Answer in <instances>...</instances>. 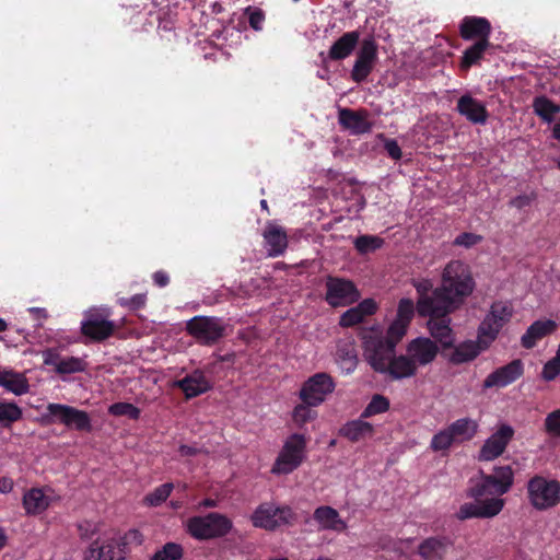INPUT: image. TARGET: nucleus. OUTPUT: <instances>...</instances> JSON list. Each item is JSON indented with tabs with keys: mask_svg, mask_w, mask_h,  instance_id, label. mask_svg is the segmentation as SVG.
<instances>
[{
	"mask_svg": "<svg viewBox=\"0 0 560 560\" xmlns=\"http://www.w3.org/2000/svg\"><path fill=\"white\" fill-rule=\"evenodd\" d=\"M411 284L419 295L421 313H453L474 292L476 283L470 267L462 260H451L443 269L441 285L434 288L432 280L417 278Z\"/></svg>",
	"mask_w": 560,
	"mask_h": 560,
	"instance_id": "f257e3e1",
	"label": "nucleus"
},
{
	"mask_svg": "<svg viewBox=\"0 0 560 560\" xmlns=\"http://www.w3.org/2000/svg\"><path fill=\"white\" fill-rule=\"evenodd\" d=\"M513 483L514 471L510 465L495 466L489 475L481 471L479 480L466 490V497L474 499V502L462 504L455 513L456 518L466 521L497 516L505 504L504 499L499 497L508 493Z\"/></svg>",
	"mask_w": 560,
	"mask_h": 560,
	"instance_id": "f03ea898",
	"label": "nucleus"
},
{
	"mask_svg": "<svg viewBox=\"0 0 560 560\" xmlns=\"http://www.w3.org/2000/svg\"><path fill=\"white\" fill-rule=\"evenodd\" d=\"M400 340L395 337L377 331H369L362 335V349L363 357L371 369L380 374H383L392 357L396 352V347Z\"/></svg>",
	"mask_w": 560,
	"mask_h": 560,
	"instance_id": "7ed1b4c3",
	"label": "nucleus"
},
{
	"mask_svg": "<svg viewBox=\"0 0 560 560\" xmlns=\"http://www.w3.org/2000/svg\"><path fill=\"white\" fill-rule=\"evenodd\" d=\"M185 527L194 539L203 541L225 537L233 529V522L224 514L210 512L189 517Z\"/></svg>",
	"mask_w": 560,
	"mask_h": 560,
	"instance_id": "20e7f679",
	"label": "nucleus"
},
{
	"mask_svg": "<svg viewBox=\"0 0 560 560\" xmlns=\"http://www.w3.org/2000/svg\"><path fill=\"white\" fill-rule=\"evenodd\" d=\"M527 498L537 511L555 508L560 503V482L536 475L527 482Z\"/></svg>",
	"mask_w": 560,
	"mask_h": 560,
	"instance_id": "39448f33",
	"label": "nucleus"
},
{
	"mask_svg": "<svg viewBox=\"0 0 560 560\" xmlns=\"http://www.w3.org/2000/svg\"><path fill=\"white\" fill-rule=\"evenodd\" d=\"M139 537L138 530H129L124 536L94 540L85 551V560H125L127 546Z\"/></svg>",
	"mask_w": 560,
	"mask_h": 560,
	"instance_id": "423d86ee",
	"label": "nucleus"
},
{
	"mask_svg": "<svg viewBox=\"0 0 560 560\" xmlns=\"http://www.w3.org/2000/svg\"><path fill=\"white\" fill-rule=\"evenodd\" d=\"M512 316L513 310L508 303L498 301L491 304L489 313L478 327L477 339L483 345V348L490 347Z\"/></svg>",
	"mask_w": 560,
	"mask_h": 560,
	"instance_id": "0eeeda50",
	"label": "nucleus"
},
{
	"mask_svg": "<svg viewBox=\"0 0 560 560\" xmlns=\"http://www.w3.org/2000/svg\"><path fill=\"white\" fill-rule=\"evenodd\" d=\"M306 450V439L303 434L294 433L290 435L279 453L271 472L288 475L295 470L304 460Z\"/></svg>",
	"mask_w": 560,
	"mask_h": 560,
	"instance_id": "6e6552de",
	"label": "nucleus"
},
{
	"mask_svg": "<svg viewBox=\"0 0 560 560\" xmlns=\"http://www.w3.org/2000/svg\"><path fill=\"white\" fill-rule=\"evenodd\" d=\"M295 513L290 506H277L271 502L259 504L250 516L253 526L266 530H275L280 526L291 524Z\"/></svg>",
	"mask_w": 560,
	"mask_h": 560,
	"instance_id": "1a4fd4ad",
	"label": "nucleus"
},
{
	"mask_svg": "<svg viewBox=\"0 0 560 560\" xmlns=\"http://www.w3.org/2000/svg\"><path fill=\"white\" fill-rule=\"evenodd\" d=\"M223 320L214 316H195L187 322L186 330L198 343L213 346L225 336Z\"/></svg>",
	"mask_w": 560,
	"mask_h": 560,
	"instance_id": "9d476101",
	"label": "nucleus"
},
{
	"mask_svg": "<svg viewBox=\"0 0 560 560\" xmlns=\"http://www.w3.org/2000/svg\"><path fill=\"white\" fill-rule=\"evenodd\" d=\"M336 383L326 372H317L310 376L301 386L299 398L307 405H322L334 393Z\"/></svg>",
	"mask_w": 560,
	"mask_h": 560,
	"instance_id": "9b49d317",
	"label": "nucleus"
},
{
	"mask_svg": "<svg viewBox=\"0 0 560 560\" xmlns=\"http://www.w3.org/2000/svg\"><path fill=\"white\" fill-rule=\"evenodd\" d=\"M325 287V301L331 307L347 306L360 299L357 285L349 279L328 276Z\"/></svg>",
	"mask_w": 560,
	"mask_h": 560,
	"instance_id": "f8f14e48",
	"label": "nucleus"
},
{
	"mask_svg": "<svg viewBox=\"0 0 560 560\" xmlns=\"http://www.w3.org/2000/svg\"><path fill=\"white\" fill-rule=\"evenodd\" d=\"M48 416L51 417V422L61 423L69 429H74L81 432H90L92 430L91 418L84 410L62 404H48Z\"/></svg>",
	"mask_w": 560,
	"mask_h": 560,
	"instance_id": "ddd939ff",
	"label": "nucleus"
},
{
	"mask_svg": "<svg viewBox=\"0 0 560 560\" xmlns=\"http://www.w3.org/2000/svg\"><path fill=\"white\" fill-rule=\"evenodd\" d=\"M48 416L51 417V422L61 423L69 429H74L81 432H90L92 430L91 418L84 410L62 404H48Z\"/></svg>",
	"mask_w": 560,
	"mask_h": 560,
	"instance_id": "4468645a",
	"label": "nucleus"
},
{
	"mask_svg": "<svg viewBox=\"0 0 560 560\" xmlns=\"http://www.w3.org/2000/svg\"><path fill=\"white\" fill-rule=\"evenodd\" d=\"M108 316V313L97 310L86 312L84 319L81 322V334L94 342H102L108 339L116 329L115 323L107 319Z\"/></svg>",
	"mask_w": 560,
	"mask_h": 560,
	"instance_id": "2eb2a0df",
	"label": "nucleus"
},
{
	"mask_svg": "<svg viewBox=\"0 0 560 560\" xmlns=\"http://www.w3.org/2000/svg\"><path fill=\"white\" fill-rule=\"evenodd\" d=\"M377 49L378 46L373 36H368L361 42L357 59L351 70V79L354 82L361 83L370 75L377 61Z\"/></svg>",
	"mask_w": 560,
	"mask_h": 560,
	"instance_id": "dca6fc26",
	"label": "nucleus"
},
{
	"mask_svg": "<svg viewBox=\"0 0 560 560\" xmlns=\"http://www.w3.org/2000/svg\"><path fill=\"white\" fill-rule=\"evenodd\" d=\"M417 313L421 317H429L428 328L430 330L431 336L441 343L444 349H448L453 347L454 337L453 330L451 328V313L440 314V313H421L420 304H419V295H417Z\"/></svg>",
	"mask_w": 560,
	"mask_h": 560,
	"instance_id": "f3484780",
	"label": "nucleus"
},
{
	"mask_svg": "<svg viewBox=\"0 0 560 560\" xmlns=\"http://www.w3.org/2000/svg\"><path fill=\"white\" fill-rule=\"evenodd\" d=\"M513 436V428L509 424H501L499 429L485 441L479 451L478 459L480 462H490L498 458L504 453Z\"/></svg>",
	"mask_w": 560,
	"mask_h": 560,
	"instance_id": "a211bd4d",
	"label": "nucleus"
},
{
	"mask_svg": "<svg viewBox=\"0 0 560 560\" xmlns=\"http://www.w3.org/2000/svg\"><path fill=\"white\" fill-rule=\"evenodd\" d=\"M524 374V363L514 359L510 363L495 369L483 381L482 388H503L517 381Z\"/></svg>",
	"mask_w": 560,
	"mask_h": 560,
	"instance_id": "6ab92c4d",
	"label": "nucleus"
},
{
	"mask_svg": "<svg viewBox=\"0 0 560 560\" xmlns=\"http://www.w3.org/2000/svg\"><path fill=\"white\" fill-rule=\"evenodd\" d=\"M406 351L418 369L419 366L429 365L435 360L439 354V347L434 340L428 337H417L408 342Z\"/></svg>",
	"mask_w": 560,
	"mask_h": 560,
	"instance_id": "aec40b11",
	"label": "nucleus"
},
{
	"mask_svg": "<svg viewBox=\"0 0 560 560\" xmlns=\"http://www.w3.org/2000/svg\"><path fill=\"white\" fill-rule=\"evenodd\" d=\"M416 311L417 303L415 304L411 299H400L396 316L386 330L388 335L395 337L396 340H401L407 334Z\"/></svg>",
	"mask_w": 560,
	"mask_h": 560,
	"instance_id": "412c9836",
	"label": "nucleus"
},
{
	"mask_svg": "<svg viewBox=\"0 0 560 560\" xmlns=\"http://www.w3.org/2000/svg\"><path fill=\"white\" fill-rule=\"evenodd\" d=\"M458 31L464 40L490 42L492 26L487 18L467 15L460 21Z\"/></svg>",
	"mask_w": 560,
	"mask_h": 560,
	"instance_id": "4be33fe9",
	"label": "nucleus"
},
{
	"mask_svg": "<svg viewBox=\"0 0 560 560\" xmlns=\"http://www.w3.org/2000/svg\"><path fill=\"white\" fill-rule=\"evenodd\" d=\"M456 110L474 125H485L489 118V112L485 103L470 94H464L457 100Z\"/></svg>",
	"mask_w": 560,
	"mask_h": 560,
	"instance_id": "5701e85b",
	"label": "nucleus"
},
{
	"mask_svg": "<svg viewBox=\"0 0 560 560\" xmlns=\"http://www.w3.org/2000/svg\"><path fill=\"white\" fill-rule=\"evenodd\" d=\"M339 125L349 130L352 135H363L372 129L369 121V112L366 109L353 110L351 108H340L338 112Z\"/></svg>",
	"mask_w": 560,
	"mask_h": 560,
	"instance_id": "b1692460",
	"label": "nucleus"
},
{
	"mask_svg": "<svg viewBox=\"0 0 560 560\" xmlns=\"http://www.w3.org/2000/svg\"><path fill=\"white\" fill-rule=\"evenodd\" d=\"M174 386L179 388L187 399L200 396L212 388L211 382L199 369L194 370L182 380L175 381Z\"/></svg>",
	"mask_w": 560,
	"mask_h": 560,
	"instance_id": "393cba45",
	"label": "nucleus"
},
{
	"mask_svg": "<svg viewBox=\"0 0 560 560\" xmlns=\"http://www.w3.org/2000/svg\"><path fill=\"white\" fill-rule=\"evenodd\" d=\"M269 257H279L288 248V234L285 230L272 221H268L262 232Z\"/></svg>",
	"mask_w": 560,
	"mask_h": 560,
	"instance_id": "a878e982",
	"label": "nucleus"
},
{
	"mask_svg": "<svg viewBox=\"0 0 560 560\" xmlns=\"http://www.w3.org/2000/svg\"><path fill=\"white\" fill-rule=\"evenodd\" d=\"M452 546L446 536H432L418 546V555L424 560H443Z\"/></svg>",
	"mask_w": 560,
	"mask_h": 560,
	"instance_id": "bb28decb",
	"label": "nucleus"
},
{
	"mask_svg": "<svg viewBox=\"0 0 560 560\" xmlns=\"http://www.w3.org/2000/svg\"><path fill=\"white\" fill-rule=\"evenodd\" d=\"M558 328L552 319L535 320L521 338V345L525 349H533L542 338L550 336Z\"/></svg>",
	"mask_w": 560,
	"mask_h": 560,
	"instance_id": "cd10ccee",
	"label": "nucleus"
},
{
	"mask_svg": "<svg viewBox=\"0 0 560 560\" xmlns=\"http://www.w3.org/2000/svg\"><path fill=\"white\" fill-rule=\"evenodd\" d=\"M377 308L378 305L373 299H364L340 316L339 325L346 328L353 327L362 323L365 317L374 315Z\"/></svg>",
	"mask_w": 560,
	"mask_h": 560,
	"instance_id": "c85d7f7f",
	"label": "nucleus"
},
{
	"mask_svg": "<svg viewBox=\"0 0 560 560\" xmlns=\"http://www.w3.org/2000/svg\"><path fill=\"white\" fill-rule=\"evenodd\" d=\"M359 42V31L343 33L329 48L328 58L334 61L343 60L348 58L357 48Z\"/></svg>",
	"mask_w": 560,
	"mask_h": 560,
	"instance_id": "c756f323",
	"label": "nucleus"
},
{
	"mask_svg": "<svg viewBox=\"0 0 560 560\" xmlns=\"http://www.w3.org/2000/svg\"><path fill=\"white\" fill-rule=\"evenodd\" d=\"M387 365L388 368L383 374L388 375L392 380L409 378L415 376L418 371L407 351L399 355L395 353Z\"/></svg>",
	"mask_w": 560,
	"mask_h": 560,
	"instance_id": "7c9ffc66",
	"label": "nucleus"
},
{
	"mask_svg": "<svg viewBox=\"0 0 560 560\" xmlns=\"http://www.w3.org/2000/svg\"><path fill=\"white\" fill-rule=\"evenodd\" d=\"M453 351L450 355V362L453 364H463L475 360L482 351L487 350L483 345L477 339L466 340L457 346L453 345Z\"/></svg>",
	"mask_w": 560,
	"mask_h": 560,
	"instance_id": "2f4dec72",
	"label": "nucleus"
},
{
	"mask_svg": "<svg viewBox=\"0 0 560 560\" xmlns=\"http://www.w3.org/2000/svg\"><path fill=\"white\" fill-rule=\"evenodd\" d=\"M363 418L351 420L345 423L339 433L352 443L371 439L374 435V427Z\"/></svg>",
	"mask_w": 560,
	"mask_h": 560,
	"instance_id": "473e14b6",
	"label": "nucleus"
},
{
	"mask_svg": "<svg viewBox=\"0 0 560 560\" xmlns=\"http://www.w3.org/2000/svg\"><path fill=\"white\" fill-rule=\"evenodd\" d=\"M492 47L490 42L477 40L469 47H467L459 61V68L462 71H468L471 67L480 66L485 54Z\"/></svg>",
	"mask_w": 560,
	"mask_h": 560,
	"instance_id": "72a5a7b5",
	"label": "nucleus"
},
{
	"mask_svg": "<svg viewBox=\"0 0 560 560\" xmlns=\"http://www.w3.org/2000/svg\"><path fill=\"white\" fill-rule=\"evenodd\" d=\"M50 505V498L40 488H32L23 495V508L28 515H38Z\"/></svg>",
	"mask_w": 560,
	"mask_h": 560,
	"instance_id": "f704fd0d",
	"label": "nucleus"
},
{
	"mask_svg": "<svg viewBox=\"0 0 560 560\" xmlns=\"http://www.w3.org/2000/svg\"><path fill=\"white\" fill-rule=\"evenodd\" d=\"M313 517L324 529L341 532L347 527L346 523L340 518L338 511L331 506L317 508L314 511Z\"/></svg>",
	"mask_w": 560,
	"mask_h": 560,
	"instance_id": "c9c22d12",
	"label": "nucleus"
},
{
	"mask_svg": "<svg viewBox=\"0 0 560 560\" xmlns=\"http://www.w3.org/2000/svg\"><path fill=\"white\" fill-rule=\"evenodd\" d=\"M477 421L470 418H460L451 423L447 428L455 443L470 441L478 432Z\"/></svg>",
	"mask_w": 560,
	"mask_h": 560,
	"instance_id": "e433bc0d",
	"label": "nucleus"
},
{
	"mask_svg": "<svg viewBox=\"0 0 560 560\" xmlns=\"http://www.w3.org/2000/svg\"><path fill=\"white\" fill-rule=\"evenodd\" d=\"M0 386L7 390L23 395L28 392L30 385L26 377L13 371H7L0 368Z\"/></svg>",
	"mask_w": 560,
	"mask_h": 560,
	"instance_id": "4c0bfd02",
	"label": "nucleus"
},
{
	"mask_svg": "<svg viewBox=\"0 0 560 560\" xmlns=\"http://www.w3.org/2000/svg\"><path fill=\"white\" fill-rule=\"evenodd\" d=\"M532 107L535 115L547 124H551L556 115L560 114V105L556 104L546 95L536 96L533 100Z\"/></svg>",
	"mask_w": 560,
	"mask_h": 560,
	"instance_id": "58836bf2",
	"label": "nucleus"
},
{
	"mask_svg": "<svg viewBox=\"0 0 560 560\" xmlns=\"http://www.w3.org/2000/svg\"><path fill=\"white\" fill-rule=\"evenodd\" d=\"M384 243L385 241L377 235L364 234L358 236L353 245L360 255H366L382 248Z\"/></svg>",
	"mask_w": 560,
	"mask_h": 560,
	"instance_id": "ea45409f",
	"label": "nucleus"
},
{
	"mask_svg": "<svg viewBox=\"0 0 560 560\" xmlns=\"http://www.w3.org/2000/svg\"><path fill=\"white\" fill-rule=\"evenodd\" d=\"M22 417V409L15 402L0 401V424L2 427H10Z\"/></svg>",
	"mask_w": 560,
	"mask_h": 560,
	"instance_id": "a19ab883",
	"label": "nucleus"
},
{
	"mask_svg": "<svg viewBox=\"0 0 560 560\" xmlns=\"http://www.w3.org/2000/svg\"><path fill=\"white\" fill-rule=\"evenodd\" d=\"M337 359L340 362L342 369H345L348 373H351L355 370L358 364V355L353 346H339L337 349Z\"/></svg>",
	"mask_w": 560,
	"mask_h": 560,
	"instance_id": "79ce46f5",
	"label": "nucleus"
},
{
	"mask_svg": "<svg viewBox=\"0 0 560 560\" xmlns=\"http://www.w3.org/2000/svg\"><path fill=\"white\" fill-rule=\"evenodd\" d=\"M88 368V362L78 357H66L57 365V374H73L84 372Z\"/></svg>",
	"mask_w": 560,
	"mask_h": 560,
	"instance_id": "37998d69",
	"label": "nucleus"
},
{
	"mask_svg": "<svg viewBox=\"0 0 560 560\" xmlns=\"http://www.w3.org/2000/svg\"><path fill=\"white\" fill-rule=\"evenodd\" d=\"M173 489L172 482L163 483L144 497V503L149 506H159L167 500Z\"/></svg>",
	"mask_w": 560,
	"mask_h": 560,
	"instance_id": "c03bdc74",
	"label": "nucleus"
},
{
	"mask_svg": "<svg viewBox=\"0 0 560 560\" xmlns=\"http://www.w3.org/2000/svg\"><path fill=\"white\" fill-rule=\"evenodd\" d=\"M389 409V400L383 395L375 394L361 413V418H370L386 412Z\"/></svg>",
	"mask_w": 560,
	"mask_h": 560,
	"instance_id": "a18cd8bd",
	"label": "nucleus"
},
{
	"mask_svg": "<svg viewBox=\"0 0 560 560\" xmlns=\"http://www.w3.org/2000/svg\"><path fill=\"white\" fill-rule=\"evenodd\" d=\"M108 412L115 417L126 416L131 420H138L141 415V410L130 402H115L109 406Z\"/></svg>",
	"mask_w": 560,
	"mask_h": 560,
	"instance_id": "49530a36",
	"label": "nucleus"
},
{
	"mask_svg": "<svg viewBox=\"0 0 560 560\" xmlns=\"http://www.w3.org/2000/svg\"><path fill=\"white\" fill-rule=\"evenodd\" d=\"M183 547L176 542H166L161 550H158L151 560H180L183 558Z\"/></svg>",
	"mask_w": 560,
	"mask_h": 560,
	"instance_id": "de8ad7c7",
	"label": "nucleus"
},
{
	"mask_svg": "<svg viewBox=\"0 0 560 560\" xmlns=\"http://www.w3.org/2000/svg\"><path fill=\"white\" fill-rule=\"evenodd\" d=\"M455 441L448 430L445 428L433 435L430 447L434 452L447 451Z\"/></svg>",
	"mask_w": 560,
	"mask_h": 560,
	"instance_id": "09e8293b",
	"label": "nucleus"
},
{
	"mask_svg": "<svg viewBox=\"0 0 560 560\" xmlns=\"http://www.w3.org/2000/svg\"><path fill=\"white\" fill-rule=\"evenodd\" d=\"M317 407L316 405H307L306 402H301L293 409L292 418L293 421L303 425L314 419L316 417V411L312 408Z\"/></svg>",
	"mask_w": 560,
	"mask_h": 560,
	"instance_id": "8fccbe9b",
	"label": "nucleus"
},
{
	"mask_svg": "<svg viewBox=\"0 0 560 560\" xmlns=\"http://www.w3.org/2000/svg\"><path fill=\"white\" fill-rule=\"evenodd\" d=\"M545 430L551 436L560 438V409H556L545 418Z\"/></svg>",
	"mask_w": 560,
	"mask_h": 560,
	"instance_id": "3c124183",
	"label": "nucleus"
},
{
	"mask_svg": "<svg viewBox=\"0 0 560 560\" xmlns=\"http://www.w3.org/2000/svg\"><path fill=\"white\" fill-rule=\"evenodd\" d=\"M560 374V353L557 352L556 357L545 363L541 372V377L545 381H553Z\"/></svg>",
	"mask_w": 560,
	"mask_h": 560,
	"instance_id": "603ef678",
	"label": "nucleus"
},
{
	"mask_svg": "<svg viewBox=\"0 0 560 560\" xmlns=\"http://www.w3.org/2000/svg\"><path fill=\"white\" fill-rule=\"evenodd\" d=\"M147 294L138 293L131 298H119L118 304L122 307H127L130 311H138L145 306Z\"/></svg>",
	"mask_w": 560,
	"mask_h": 560,
	"instance_id": "864d4df0",
	"label": "nucleus"
},
{
	"mask_svg": "<svg viewBox=\"0 0 560 560\" xmlns=\"http://www.w3.org/2000/svg\"><path fill=\"white\" fill-rule=\"evenodd\" d=\"M537 198V194L532 191L530 194L518 195L509 201V206L522 210L529 207L533 201Z\"/></svg>",
	"mask_w": 560,
	"mask_h": 560,
	"instance_id": "5fc2aeb1",
	"label": "nucleus"
},
{
	"mask_svg": "<svg viewBox=\"0 0 560 560\" xmlns=\"http://www.w3.org/2000/svg\"><path fill=\"white\" fill-rule=\"evenodd\" d=\"M480 241H481L480 235L469 233V232H464L456 236V238L454 240V245L469 248V247L478 244Z\"/></svg>",
	"mask_w": 560,
	"mask_h": 560,
	"instance_id": "6e6d98bb",
	"label": "nucleus"
},
{
	"mask_svg": "<svg viewBox=\"0 0 560 560\" xmlns=\"http://www.w3.org/2000/svg\"><path fill=\"white\" fill-rule=\"evenodd\" d=\"M384 148L388 154L389 158H392L395 161H398L402 156L401 149L398 144V142L394 139L386 140L384 143Z\"/></svg>",
	"mask_w": 560,
	"mask_h": 560,
	"instance_id": "4d7b16f0",
	"label": "nucleus"
},
{
	"mask_svg": "<svg viewBox=\"0 0 560 560\" xmlns=\"http://www.w3.org/2000/svg\"><path fill=\"white\" fill-rule=\"evenodd\" d=\"M265 21V13L260 9H255L249 13L248 22L252 28L260 31Z\"/></svg>",
	"mask_w": 560,
	"mask_h": 560,
	"instance_id": "13d9d810",
	"label": "nucleus"
},
{
	"mask_svg": "<svg viewBox=\"0 0 560 560\" xmlns=\"http://www.w3.org/2000/svg\"><path fill=\"white\" fill-rule=\"evenodd\" d=\"M44 364L48 366H54L55 372L57 373V365L61 362L62 357L54 349H48L44 352Z\"/></svg>",
	"mask_w": 560,
	"mask_h": 560,
	"instance_id": "bf43d9fd",
	"label": "nucleus"
},
{
	"mask_svg": "<svg viewBox=\"0 0 560 560\" xmlns=\"http://www.w3.org/2000/svg\"><path fill=\"white\" fill-rule=\"evenodd\" d=\"M153 282L155 285L160 288H164L170 283L168 275L163 270H158L152 276Z\"/></svg>",
	"mask_w": 560,
	"mask_h": 560,
	"instance_id": "052dcab7",
	"label": "nucleus"
},
{
	"mask_svg": "<svg viewBox=\"0 0 560 560\" xmlns=\"http://www.w3.org/2000/svg\"><path fill=\"white\" fill-rule=\"evenodd\" d=\"M30 313L33 314L34 318L37 320L45 319L48 316L47 311L45 308L39 307L30 308Z\"/></svg>",
	"mask_w": 560,
	"mask_h": 560,
	"instance_id": "680f3d73",
	"label": "nucleus"
},
{
	"mask_svg": "<svg viewBox=\"0 0 560 560\" xmlns=\"http://www.w3.org/2000/svg\"><path fill=\"white\" fill-rule=\"evenodd\" d=\"M179 452L183 456H192L197 453L196 448L188 445H182Z\"/></svg>",
	"mask_w": 560,
	"mask_h": 560,
	"instance_id": "e2e57ef3",
	"label": "nucleus"
},
{
	"mask_svg": "<svg viewBox=\"0 0 560 560\" xmlns=\"http://www.w3.org/2000/svg\"><path fill=\"white\" fill-rule=\"evenodd\" d=\"M552 138L560 141V117L559 120L552 127Z\"/></svg>",
	"mask_w": 560,
	"mask_h": 560,
	"instance_id": "0e129e2a",
	"label": "nucleus"
},
{
	"mask_svg": "<svg viewBox=\"0 0 560 560\" xmlns=\"http://www.w3.org/2000/svg\"><path fill=\"white\" fill-rule=\"evenodd\" d=\"M200 506H203V508H215L217 506V501L213 500V499H205L200 502Z\"/></svg>",
	"mask_w": 560,
	"mask_h": 560,
	"instance_id": "69168bd1",
	"label": "nucleus"
},
{
	"mask_svg": "<svg viewBox=\"0 0 560 560\" xmlns=\"http://www.w3.org/2000/svg\"><path fill=\"white\" fill-rule=\"evenodd\" d=\"M8 536L5 534V530L0 527V550L4 548L7 545Z\"/></svg>",
	"mask_w": 560,
	"mask_h": 560,
	"instance_id": "338daca9",
	"label": "nucleus"
},
{
	"mask_svg": "<svg viewBox=\"0 0 560 560\" xmlns=\"http://www.w3.org/2000/svg\"><path fill=\"white\" fill-rule=\"evenodd\" d=\"M8 329V324L3 318H0V332H3Z\"/></svg>",
	"mask_w": 560,
	"mask_h": 560,
	"instance_id": "774afa93",
	"label": "nucleus"
}]
</instances>
